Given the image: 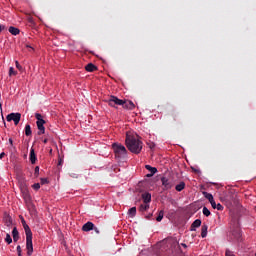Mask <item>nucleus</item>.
<instances>
[{"instance_id":"aec40b11","label":"nucleus","mask_w":256,"mask_h":256,"mask_svg":"<svg viewBox=\"0 0 256 256\" xmlns=\"http://www.w3.org/2000/svg\"><path fill=\"white\" fill-rule=\"evenodd\" d=\"M207 229H209V227L207 225H203L201 228V237L203 239H205V237H207Z\"/></svg>"},{"instance_id":"4c0bfd02","label":"nucleus","mask_w":256,"mask_h":256,"mask_svg":"<svg viewBox=\"0 0 256 256\" xmlns=\"http://www.w3.org/2000/svg\"><path fill=\"white\" fill-rule=\"evenodd\" d=\"M21 223H22V225H27V222L25 221V218H23L22 216H21Z\"/></svg>"},{"instance_id":"a19ab883","label":"nucleus","mask_w":256,"mask_h":256,"mask_svg":"<svg viewBox=\"0 0 256 256\" xmlns=\"http://www.w3.org/2000/svg\"><path fill=\"white\" fill-rule=\"evenodd\" d=\"M5 157V152L0 153V159H3Z\"/></svg>"},{"instance_id":"ea45409f","label":"nucleus","mask_w":256,"mask_h":256,"mask_svg":"<svg viewBox=\"0 0 256 256\" xmlns=\"http://www.w3.org/2000/svg\"><path fill=\"white\" fill-rule=\"evenodd\" d=\"M35 173H36V174H39V166H36V167H35Z\"/></svg>"},{"instance_id":"39448f33","label":"nucleus","mask_w":256,"mask_h":256,"mask_svg":"<svg viewBox=\"0 0 256 256\" xmlns=\"http://www.w3.org/2000/svg\"><path fill=\"white\" fill-rule=\"evenodd\" d=\"M20 189L25 201H31V195L29 194V189L25 182H20Z\"/></svg>"},{"instance_id":"f8f14e48","label":"nucleus","mask_w":256,"mask_h":256,"mask_svg":"<svg viewBox=\"0 0 256 256\" xmlns=\"http://www.w3.org/2000/svg\"><path fill=\"white\" fill-rule=\"evenodd\" d=\"M12 237H13L14 243H17L19 241V231L17 230V227L13 228Z\"/></svg>"},{"instance_id":"6e6552de","label":"nucleus","mask_w":256,"mask_h":256,"mask_svg":"<svg viewBox=\"0 0 256 256\" xmlns=\"http://www.w3.org/2000/svg\"><path fill=\"white\" fill-rule=\"evenodd\" d=\"M122 107L123 109H128L130 111H133V109H135V103H133V101L123 100Z\"/></svg>"},{"instance_id":"2f4dec72","label":"nucleus","mask_w":256,"mask_h":256,"mask_svg":"<svg viewBox=\"0 0 256 256\" xmlns=\"http://www.w3.org/2000/svg\"><path fill=\"white\" fill-rule=\"evenodd\" d=\"M210 205H211L212 209H217V203H215V199L210 200Z\"/></svg>"},{"instance_id":"f704fd0d","label":"nucleus","mask_w":256,"mask_h":256,"mask_svg":"<svg viewBox=\"0 0 256 256\" xmlns=\"http://www.w3.org/2000/svg\"><path fill=\"white\" fill-rule=\"evenodd\" d=\"M16 251H17L18 255H21V253H22L21 246L18 245L16 248Z\"/></svg>"},{"instance_id":"4468645a","label":"nucleus","mask_w":256,"mask_h":256,"mask_svg":"<svg viewBox=\"0 0 256 256\" xmlns=\"http://www.w3.org/2000/svg\"><path fill=\"white\" fill-rule=\"evenodd\" d=\"M30 161H31L32 165H35V163L37 161V156L35 155L34 148H31V150H30Z\"/></svg>"},{"instance_id":"7c9ffc66","label":"nucleus","mask_w":256,"mask_h":256,"mask_svg":"<svg viewBox=\"0 0 256 256\" xmlns=\"http://www.w3.org/2000/svg\"><path fill=\"white\" fill-rule=\"evenodd\" d=\"M15 65H16V69H18L19 71H23V66H21V64H19V61H15Z\"/></svg>"},{"instance_id":"f03ea898","label":"nucleus","mask_w":256,"mask_h":256,"mask_svg":"<svg viewBox=\"0 0 256 256\" xmlns=\"http://www.w3.org/2000/svg\"><path fill=\"white\" fill-rule=\"evenodd\" d=\"M112 149L114 151L115 157L121 159V157H125L127 155V148H125L122 144L113 143Z\"/></svg>"},{"instance_id":"9d476101","label":"nucleus","mask_w":256,"mask_h":256,"mask_svg":"<svg viewBox=\"0 0 256 256\" xmlns=\"http://www.w3.org/2000/svg\"><path fill=\"white\" fill-rule=\"evenodd\" d=\"M95 227V224L93 222H87L82 226V231H85L86 233L89 231H93Z\"/></svg>"},{"instance_id":"09e8293b","label":"nucleus","mask_w":256,"mask_h":256,"mask_svg":"<svg viewBox=\"0 0 256 256\" xmlns=\"http://www.w3.org/2000/svg\"><path fill=\"white\" fill-rule=\"evenodd\" d=\"M183 245V247H187V245L186 244H182Z\"/></svg>"},{"instance_id":"3c124183","label":"nucleus","mask_w":256,"mask_h":256,"mask_svg":"<svg viewBox=\"0 0 256 256\" xmlns=\"http://www.w3.org/2000/svg\"><path fill=\"white\" fill-rule=\"evenodd\" d=\"M255 256H256V253H255Z\"/></svg>"},{"instance_id":"72a5a7b5","label":"nucleus","mask_w":256,"mask_h":256,"mask_svg":"<svg viewBox=\"0 0 256 256\" xmlns=\"http://www.w3.org/2000/svg\"><path fill=\"white\" fill-rule=\"evenodd\" d=\"M226 256H235L231 250H226Z\"/></svg>"},{"instance_id":"37998d69","label":"nucleus","mask_w":256,"mask_h":256,"mask_svg":"<svg viewBox=\"0 0 256 256\" xmlns=\"http://www.w3.org/2000/svg\"><path fill=\"white\" fill-rule=\"evenodd\" d=\"M153 175H155V174L149 173V174L146 175V177H153Z\"/></svg>"},{"instance_id":"a211bd4d","label":"nucleus","mask_w":256,"mask_h":256,"mask_svg":"<svg viewBox=\"0 0 256 256\" xmlns=\"http://www.w3.org/2000/svg\"><path fill=\"white\" fill-rule=\"evenodd\" d=\"M142 199L144 203H151V194L150 193L142 194Z\"/></svg>"},{"instance_id":"2eb2a0df","label":"nucleus","mask_w":256,"mask_h":256,"mask_svg":"<svg viewBox=\"0 0 256 256\" xmlns=\"http://www.w3.org/2000/svg\"><path fill=\"white\" fill-rule=\"evenodd\" d=\"M4 223L7 227H11V225H13V219L11 218V216L6 215L4 217Z\"/></svg>"},{"instance_id":"c756f323","label":"nucleus","mask_w":256,"mask_h":256,"mask_svg":"<svg viewBox=\"0 0 256 256\" xmlns=\"http://www.w3.org/2000/svg\"><path fill=\"white\" fill-rule=\"evenodd\" d=\"M32 189H34L35 191H39V189H41V184L35 183V184L32 186Z\"/></svg>"},{"instance_id":"58836bf2","label":"nucleus","mask_w":256,"mask_h":256,"mask_svg":"<svg viewBox=\"0 0 256 256\" xmlns=\"http://www.w3.org/2000/svg\"><path fill=\"white\" fill-rule=\"evenodd\" d=\"M93 230L95 231V233L99 234V228L94 226Z\"/></svg>"},{"instance_id":"b1692460","label":"nucleus","mask_w":256,"mask_h":256,"mask_svg":"<svg viewBox=\"0 0 256 256\" xmlns=\"http://www.w3.org/2000/svg\"><path fill=\"white\" fill-rule=\"evenodd\" d=\"M205 199H208L209 202H211L214 198H213V194L209 193V192H202Z\"/></svg>"},{"instance_id":"bb28decb","label":"nucleus","mask_w":256,"mask_h":256,"mask_svg":"<svg viewBox=\"0 0 256 256\" xmlns=\"http://www.w3.org/2000/svg\"><path fill=\"white\" fill-rule=\"evenodd\" d=\"M202 213L205 217H209V215H211V211H209L207 207H203Z\"/></svg>"},{"instance_id":"a18cd8bd","label":"nucleus","mask_w":256,"mask_h":256,"mask_svg":"<svg viewBox=\"0 0 256 256\" xmlns=\"http://www.w3.org/2000/svg\"><path fill=\"white\" fill-rule=\"evenodd\" d=\"M9 143H10V145H13V139H9Z\"/></svg>"},{"instance_id":"79ce46f5","label":"nucleus","mask_w":256,"mask_h":256,"mask_svg":"<svg viewBox=\"0 0 256 256\" xmlns=\"http://www.w3.org/2000/svg\"><path fill=\"white\" fill-rule=\"evenodd\" d=\"M149 147H150L151 149H155V144L152 143V144L149 145Z\"/></svg>"},{"instance_id":"393cba45","label":"nucleus","mask_w":256,"mask_h":256,"mask_svg":"<svg viewBox=\"0 0 256 256\" xmlns=\"http://www.w3.org/2000/svg\"><path fill=\"white\" fill-rule=\"evenodd\" d=\"M5 241L8 245H11V243H13V238H11L10 234H6Z\"/></svg>"},{"instance_id":"f3484780","label":"nucleus","mask_w":256,"mask_h":256,"mask_svg":"<svg viewBox=\"0 0 256 256\" xmlns=\"http://www.w3.org/2000/svg\"><path fill=\"white\" fill-rule=\"evenodd\" d=\"M23 227H24L26 237H33V232H31V228H29V225L24 224Z\"/></svg>"},{"instance_id":"6ab92c4d","label":"nucleus","mask_w":256,"mask_h":256,"mask_svg":"<svg viewBox=\"0 0 256 256\" xmlns=\"http://www.w3.org/2000/svg\"><path fill=\"white\" fill-rule=\"evenodd\" d=\"M25 135L26 137H31V135H33V131L31 130V125L29 124L25 126Z\"/></svg>"},{"instance_id":"ddd939ff","label":"nucleus","mask_w":256,"mask_h":256,"mask_svg":"<svg viewBox=\"0 0 256 256\" xmlns=\"http://www.w3.org/2000/svg\"><path fill=\"white\" fill-rule=\"evenodd\" d=\"M85 70L88 71V73H93V71H97V66L93 63H89L85 66Z\"/></svg>"},{"instance_id":"5701e85b","label":"nucleus","mask_w":256,"mask_h":256,"mask_svg":"<svg viewBox=\"0 0 256 256\" xmlns=\"http://www.w3.org/2000/svg\"><path fill=\"white\" fill-rule=\"evenodd\" d=\"M175 189L178 192L183 191V189H185V182H180L178 185H176Z\"/></svg>"},{"instance_id":"cd10ccee","label":"nucleus","mask_w":256,"mask_h":256,"mask_svg":"<svg viewBox=\"0 0 256 256\" xmlns=\"http://www.w3.org/2000/svg\"><path fill=\"white\" fill-rule=\"evenodd\" d=\"M163 216H164V213H163V210H161L156 218V221L158 222L163 221Z\"/></svg>"},{"instance_id":"c85d7f7f","label":"nucleus","mask_w":256,"mask_h":256,"mask_svg":"<svg viewBox=\"0 0 256 256\" xmlns=\"http://www.w3.org/2000/svg\"><path fill=\"white\" fill-rule=\"evenodd\" d=\"M149 209V204L145 203L140 205V211H147Z\"/></svg>"},{"instance_id":"c03bdc74","label":"nucleus","mask_w":256,"mask_h":256,"mask_svg":"<svg viewBox=\"0 0 256 256\" xmlns=\"http://www.w3.org/2000/svg\"><path fill=\"white\" fill-rule=\"evenodd\" d=\"M4 30H5V26L0 25V31H4Z\"/></svg>"},{"instance_id":"412c9836","label":"nucleus","mask_w":256,"mask_h":256,"mask_svg":"<svg viewBox=\"0 0 256 256\" xmlns=\"http://www.w3.org/2000/svg\"><path fill=\"white\" fill-rule=\"evenodd\" d=\"M145 169H147V171H150V173H152V175H155V173H157V168H155L151 165H146Z\"/></svg>"},{"instance_id":"e433bc0d","label":"nucleus","mask_w":256,"mask_h":256,"mask_svg":"<svg viewBox=\"0 0 256 256\" xmlns=\"http://www.w3.org/2000/svg\"><path fill=\"white\" fill-rule=\"evenodd\" d=\"M172 117H173V120H174V121H177V113L173 112V113H172Z\"/></svg>"},{"instance_id":"7ed1b4c3","label":"nucleus","mask_w":256,"mask_h":256,"mask_svg":"<svg viewBox=\"0 0 256 256\" xmlns=\"http://www.w3.org/2000/svg\"><path fill=\"white\" fill-rule=\"evenodd\" d=\"M35 117L37 119L36 125L38 127V135H44L45 133V120L43 119V116L40 113H36Z\"/></svg>"},{"instance_id":"8fccbe9b","label":"nucleus","mask_w":256,"mask_h":256,"mask_svg":"<svg viewBox=\"0 0 256 256\" xmlns=\"http://www.w3.org/2000/svg\"><path fill=\"white\" fill-rule=\"evenodd\" d=\"M18 256H22L21 254H18Z\"/></svg>"},{"instance_id":"4be33fe9","label":"nucleus","mask_w":256,"mask_h":256,"mask_svg":"<svg viewBox=\"0 0 256 256\" xmlns=\"http://www.w3.org/2000/svg\"><path fill=\"white\" fill-rule=\"evenodd\" d=\"M128 215H130V217H135V215H137V208L136 207H132L128 210Z\"/></svg>"},{"instance_id":"1a4fd4ad","label":"nucleus","mask_w":256,"mask_h":256,"mask_svg":"<svg viewBox=\"0 0 256 256\" xmlns=\"http://www.w3.org/2000/svg\"><path fill=\"white\" fill-rule=\"evenodd\" d=\"M161 181L164 189H171L173 187V183L167 177H162Z\"/></svg>"},{"instance_id":"20e7f679","label":"nucleus","mask_w":256,"mask_h":256,"mask_svg":"<svg viewBox=\"0 0 256 256\" xmlns=\"http://www.w3.org/2000/svg\"><path fill=\"white\" fill-rule=\"evenodd\" d=\"M6 121L11 123L14 122V125H19V121H21V113H10L6 116Z\"/></svg>"},{"instance_id":"423d86ee","label":"nucleus","mask_w":256,"mask_h":256,"mask_svg":"<svg viewBox=\"0 0 256 256\" xmlns=\"http://www.w3.org/2000/svg\"><path fill=\"white\" fill-rule=\"evenodd\" d=\"M107 103L110 107H117V105L123 106V100L116 96H110V98L107 100Z\"/></svg>"},{"instance_id":"473e14b6","label":"nucleus","mask_w":256,"mask_h":256,"mask_svg":"<svg viewBox=\"0 0 256 256\" xmlns=\"http://www.w3.org/2000/svg\"><path fill=\"white\" fill-rule=\"evenodd\" d=\"M216 209L218 211H223V205H221V203L216 204Z\"/></svg>"},{"instance_id":"9b49d317","label":"nucleus","mask_w":256,"mask_h":256,"mask_svg":"<svg viewBox=\"0 0 256 256\" xmlns=\"http://www.w3.org/2000/svg\"><path fill=\"white\" fill-rule=\"evenodd\" d=\"M201 227V219H196L190 227V231H197V228Z\"/></svg>"},{"instance_id":"de8ad7c7","label":"nucleus","mask_w":256,"mask_h":256,"mask_svg":"<svg viewBox=\"0 0 256 256\" xmlns=\"http://www.w3.org/2000/svg\"><path fill=\"white\" fill-rule=\"evenodd\" d=\"M44 143H47V139H44Z\"/></svg>"},{"instance_id":"f257e3e1","label":"nucleus","mask_w":256,"mask_h":256,"mask_svg":"<svg viewBox=\"0 0 256 256\" xmlns=\"http://www.w3.org/2000/svg\"><path fill=\"white\" fill-rule=\"evenodd\" d=\"M126 147L131 153L139 155L143 150V142L139 139V135L133 134V132L126 133Z\"/></svg>"},{"instance_id":"0eeeda50","label":"nucleus","mask_w":256,"mask_h":256,"mask_svg":"<svg viewBox=\"0 0 256 256\" xmlns=\"http://www.w3.org/2000/svg\"><path fill=\"white\" fill-rule=\"evenodd\" d=\"M26 249L28 256L33 255V236L26 237Z\"/></svg>"},{"instance_id":"a878e982","label":"nucleus","mask_w":256,"mask_h":256,"mask_svg":"<svg viewBox=\"0 0 256 256\" xmlns=\"http://www.w3.org/2000/svg\"><path fill=\"white\" fill-rule=\"evenodd\" d=\"M15 75H17V71H15V68L10 67L9 68V77H13Z\"/></svg>"},{"instance_id":"dca6fc26","label":"nucleus","mask_w":256,"mask_h":256,"mask_svg":"<svg viewBox=\"0 0 256 256\" xmlns=\"http://www.w3.org/2000/svg\"><path fill=\"white\" fill-rule=\"evenodd\" d=\"M9 33H11V35H19V33H21V30H19V28L10 26L8 29Z\"/></svg>"},{"instance_id":"49530a36","label":"nucleus","mask_w":256,"mask_h":256,"mask_svg":"<svg viewBox=\"0 0 256 256\" xmlns=\"http://www.w3.org/2000/svg\"><path fill=\"white\" fill-rule=\"evenodd\" d=\"M61 163H63L62 159L59 160L58 165H61Z\"/></svg>"},{"instance_id":"c9c22d12","label":"nucleus","mask_w":256,"mask_h":256,"mask_svg":"<svg viewBox=\"0 0 256 256\" xmlns=\"http://www.w3.org/2000/svg\"><path fill=\"white\" fill-rule=\"evenodd\" d=\"M41 185H45V183H47V178H41Z\"/></svg>"}]
</instances>
